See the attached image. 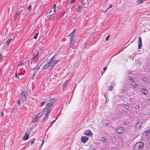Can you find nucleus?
<instances>
[{"mask_svg": "<svg viewBox=\"0 0 150 150\" xmlns=\"http://www.w3.org/2000/svg\"><path fill=\"white\" fill-rule=\"evenodd\" d=\"M138 39L139 42V43L138 44V48L141 49L142 46V40L141 38V37H139Z\"/></svg>", "mask_w": 150, "mask_h": 150, "instance_id": "obj_9", "label": "nucleus"}, {"mask_svg": "<svg viewBox=\"0 0 150 150\" xmlns=\"http://www.w3.org/2000/svg\"><path fill=\"white\" fill-rule=\"evenodd\" d=\"M88 140V138L86 137L83 136L81 139V141L83 143H86Z\"/></svg>", "mask_w": 150, "mask_h": 150, "instance_id": "obj_7", "label": "nucleus"}, {"mask_svg": "<svg viewBox=\"0 0 150 150\" xmlns=\"http://www.w3.org/2000/svg\"><path fill=\"white\" fill-rule=\"evenodd\" d=\"M88 132H87V130L84 133V134L85 135H88Z\"/></svg>", "mask_w": 150, "mask_h": 150, "instance_id": "obj_37", "label": "nucleus"}, {"mask_svg": "<svg viewBox=\"0 0 150 150\" xmlns=\"http://www.w3.org/2000/svg\"><path fill=\"white\" fill-rule=\"evenodd\" d=\"M66 11H63L60 12L59 14V16L60 17H62L63 16L64 14L65 13Z\"/></svg>", "mask_w": 150, "mask_h": 150, "instance_id": "obj_18", "label": "nucleus"}, {"mask_svg": "<svg viewBox=\"0 0 150 150\" xmlns=\"http://www.w3.org/2000/svg\"><path fill=\"white\" fill-rule=\"evenodd\" d=\"M25 62L23 61L21 62L18 64L19 67H21L24 65Z\"/></svg>", "mask_w": 150, "mask_h": 150, "instance_id": "obj_21", "label": "nucleus"}, {"mask_svg": "<svg viewBox=\"0 0 150 150\" xmlns=\"http://www.w3.org/2000/svg\"><path fill=\"white\" fill-rule=\"evenodd\" d=\"M145 0H138L137 2L139 4L142 3L144 2Z\"/></svg>", "mask_w": 150, "mask_h": 150, "instance_id": "obj_25", "label": "nucleus"}, {"mask_svg": "<svg viewBox=\"0 0 150 150\" xmlns=\"http://www.w3.org/2000/svg\"><path fill=\"white\" fill-rule=\"evenodd\" d=\"M12 40V38H8V40L6 42V44L7 45H9L11 41V40Z\"/></svg>", "mask_w": 150, "mask_h": 150, "instance_id": "obj_14", "label": "nucleus"}, {"mask_svg": "<svg viewBox=\"0 0 150 150\" xmlns=\"http://www.w3.org/2000/svg\"><path fill=\"white\" fill-rule=\"evenodd\" d=\"M45 103V102H42L41 103V104L40 105V106L41 107V106H43V105H44V104Z\"/></svg>", "mask_w": 150, "mask_h": 150, "instance_id": "obj_36", "label": "nucleus"}, {"mask_svg": "<svg viewBox=\"0 0 150 150\" xmlns=\"http://www.w3.org/2000/svg\"><path fill=\"white\" fill-rule=\"evenodd\" d=\"M139 108V105H136L135 107V109H138Z\"/></svg>", "mask_w": 150, "mask_h": 150, "instance_id": "obj_35", "label": "nucleus"}, {"mask_svg": "<svg viewBox=\"0 0 150 150\" xmlns=\"http://www.w3.org/2000/svg\"><path fill=\"white\" fill-rule=\"evenodd\" d=\"M20 103V101L19 100H18L17 101V104H18V105H19Z\"/></svg>", "mask_w": 150, "mask_h": 150, "instance_id": "obj_44", "label": "nucleus"}, {"mask_svg": "<svg viewBox=\"0 0 150 150\" xmlns=\"http://www.w3.org/2000/svg\"><path fill=\"white\" fill-rule=\"evenodd\" d=\"M113 88V86H110L109 87L108 90V91H111L112 90Z\"/></svg>", "mask_w": 150, "mask_h": 150, "instance_id": "obj_29", "label": "nucleus"}, {"mask_svg": "<svg viewBox=\"0 0 150 150\" xmlns=\"http://www.w3.org/2000/svg\"><path fill=\"white\" fill-rule=\"evenodd\" d=\"M76 0H71V1L70 2V3L71 4L74 3L75 1H76Z\"/></svg>", "mask_w": 150, "mask_h": 150, "instance_id": "obj_38", "label": "nucleus"}, {"mask_svg": "<svg viewBox=\"0 0 150 150\" xmlns=\"http://www.w3.org/2000/svg\"><path fill=\"white\" fill-rule=\"evenodd\" d=\"M129 100L131 102H132L134 100L133 98H130L129 99Z\"/></svg>", "mask_w": 150, "mask_h": 150, "instance_id": "obj_41", "label": "nucleus"}, {"mask_svg": "<svg viewBox=\"0 0 150 150\" xmlns=\"http://www.w3.org/2000/svg\"><path fill=\"white\" fill-rule=\"evenodd\" d=\"M52 105V103H47L45 108H44L43 110L44 112H46L45 115H46L45 117H44L42 120V121H43L45 120H47L48 118V116L49 113L50 112Z\"/></svg>", "mask_w": 150, "mask_h": 150, "instance_id": "obj_1", "label": "nucleus"}, {"mask_svg": "<svg viewBox=\"0 0 150 150\" xmlns=\"http://www.w3.org/2000/svg\"><path fill=\"white\" fill-rule=\"evenodd\" d=\"M144 143L142 142H138L134 146L133 150H140L144 145Z\"/></svg>", "mask_w": 150, "mask_h": 150, "instance_id": "obj_3", "label": "nucleus"}, {"mask_svg": "<svg viewBox=\"0 0 150 150\" xmlns=\"http://www.w3.org/2000/svg\"><path fill=\"white\" fill-rule=\"evenodd\" d=\"M74 30L69 35L70 36V39L69 45L70 47H72L75 43V41L74 40V34L75 33Z\"/></svg>", "mask_w": 150, "mask_h": 150, "instance_id": "obj_2", "label": "nucleus"}, {"mask_svg": "<svg viewBox=\"0 0 150 150\" xmlns=\"http://www.w3.org/2000/svg\"><path fill=\"white\" fill-rule=\"evenodd\" d=\"M76 11H78V12H79L81 10V9H80V6H79V7H78L76 9Z\"/></svg>", "mask_w": 150, "mask_h": 150, "instance_id": "obj_33", "label": "nucleus"}, {"mask_svg": "<svg viewBox=\"0 0 150 150\" xmlns=\"http://www.w3.org/2000/svg\"><path fill=\"white\" fill-rule=\"evenodd\" d=\"M92 150H97L96 149H93Z\"/></svg>", "mask_w": 150, "mask_h": 150, "instance_id": "obj_57", "label": "nucleus"}, {"mask_svg": "<svg viewBox=\"0 0 150 150\" xmlns=\"http://www.w3.org/2000/svg\"><path fill=\"white\" fill-rule=\"evenodd\" d=\"M150 133V132H149V131L148 130H147L146 131L144 132V134H145V135L146 136H147Z\"/></svg>", "mask_w": 150, "mask_h": 150, "instance_id": "obj_23", "label": "nucleus"}, {"mask_svg": "<svg viewBox=\"0 0 150 150\" xmlns=\"http://www.w3.org/2000/svg\"><path fill=\"white\" fill-rule=\"evenodd\" d=\"M40 56V55H39V52H38L37 54L33 57L32 60L34 62H35L38 60Z\"/></svg>", "mask_w": 150, "mask_h": 150, "instance_id": "obj_8", "label": "nucleus"}, {"mask_svg": "<svg viewBox=\"0 0 150 150\" xmlns=\"http://www.w3.org/2000/svg\"><path fill=\"white\" fill-rule=\"evenodd\" d=\"M116 136L117 137V138H118V137L117 136H114V137H115V138H117V137H116Z\"/></svg>", "mask_w": 150, "mask_h": 150, "instance_id": "obj_51", "label": "nucleus"}, {"mask_svg": "<svg viewBox=\"0 0 150 150\" xmlns=\"http://www.w3.org/2000/svg\"><path fill=\"white\" fill-rule=\"evenodd\" d=\"M112 4H110L109 5V7L107 8V9L104 12H106L108 9L112 8Z\"/></svg>", "mask_w": 150, "mask_h": 150, "instance_id": "obj_30", "label": "nucleus"}, {"mask_svg": "<svg viewBox=\"0 0 150 150\" xmlns=\"http://www.w3.org/2000/svg\"><path fill=\"white\" fill-rule=\"evenodd\" d=\"M48 103H52V105L54 103L52 98H50Z\"/></svg>", "mask_w": 150, "mask_h": 150, "instance_id": "obj_24", "label": "nucleus"}, {"mask_svg": "<svg viewBox=\"0 0 150 150\" xmlns=\"http://www.w3.org/2000/svg\"><path fill=\"white\" fill-rule=\"evenodd\" d=\"M105 125L106 126H108V123H106L105 124Z\"/></svg>", "mask_w": 150, "mask_h": 150, "instance_id": "obj_52", "label": "nucleus"}, {"mask_svg": "<svg viewBox=\"0 0 150 150\" xmlns=\"http://www.w3.org/2000/svg\"><path fill=\"white\" fill-rule=\"evenodd\" d=\"M42 144H41V146H42Z\"/></svg>", "mask_w": 150, "mask_h": 150, "instance_id": "obj_56", "label": "nucleus"}, {"mask_svg": "<svg viewBox=\"0 0 150 150\" xmlns=\"http://www.w3.org/2000/svg\"><path fill=\"white\" fill-rule=\"evenodd\" d=\"M142 124V122H139L137 123L136 126L137 129H139L141 127V126Z\"/></svg>", "mask_w": 150, "mask_h": 150, "instance_id": "obj_11", "label": "nucleus"}, {"mask_svg": "<svg viewBox=\"0 0 150 150\" xmlns=\"http://www.w3.org/2000/svg\"><path fill=\"white\" fill-rule=\"evenodd\" d=\"M23 10H20L19 11H18L16 13V15H15V16H19L20 15V13L22 12Z\"/></svg>", "mask_w": 150, "mask_h": 150, "instance_id": "obj_16", "label": "nucleus"}, {"mask_svg": "<svg viewBox=\"0 0 150 150\" xmlns=\"http://www.w3.org/2000/svg\"><path fill=\"white\" fill-rule=\"evenodd\" d=\"M3 112H2L1 113V116H3Z\"/></svg>", "mask_w": 150, "mask_h": 150, "instance_id": "obj_53", "label": "nucleus"}, {"mask_svg": "<svg viewBox=\"0 0 150 150\" xmlns=\"http://www.w3.org/2000/svg\"><path fill=\"white\" fill-rule=\"evenodd\" d=\"M87 132H88V135L91 136L92 135V133L91 131L90 130H87Z\"/></svg>", "mask_w": 150, "mask_h": 150, "instance_id": "obj_27", "label": "nucleus"}, {"mask_svg": "<svg viewBox=\"0 0 150 150\" xmlns=\"http://www.w3.org/2000/svg\"><path fill=\"white\" fill-rule=\"evenodd\" d=\"M142 91L145 95H146L148 93V92L146 89L144 88L142 89Z\"/></svg>", "mask_w": 150, "mask_h": 150, "instance_id": "obj_15", "label": "nucleus"}, {"mask_svg": "<svg viewBox=\"0 0 150 150\" xmlns=\"http://www.w3.org/2000/svg\"><path fill=\"white\" fill-rule=\"evenodd\" d=\"M124 107L126 109H128L129 108V106L128 105H124Z\"/></svg>", "mask_w": 150, "mask_h": 150, "instance_id": "obj_28", "label": "nucleus"}, {"mask_svg": "<svg viewBox=\"0 0 150 150\" xmlns=\"http://www.w3.org/2000/svg\"><path fill=\"white\" fill-rule=\"evenodd\" d=\"M106 69H107V67H104V68H103V70L104 71H105V70H106Z\"/></svg>", "mask_w": 150, "mask_h": 150, "instance_id": "obj_48", "label": "nucleus"}, {"mask_svg": "<svg viewBox=\"0 0 150 150\" xmlns=\"http://www.w3.org/2000/svg\"><path fill=\"white\" fill-rule=\"evenodd\" d=\"M27 93L25 91L22 92L21 93L22 99L23 101H25L27 99Z\"/></svg>", "mask_w": 150, "mask_h": 150, "instance_id": "obj_5", "label": "nucleus"}, {"mask_svg": "<svg viewBox=\"0 0 150 150\" xmlns=\"http://www.w3.org/2000/svg\"><path fill=\"white\" fill-rule=\"evenodd\" d=\"M40 67L37 66L33 69V70L35 71L36 72L39 69Z\"/></svg>", "mask_w": 150, "mask_h": 150, "instance_id": "obj_22", "label": "nucleus"}, {"mask_svg": "<svg viewBox=\"0 0 150 150\" xmlns=\"http://www.w3.org/2000/svg\"><path fill=\"white\" fill-rule=\"evenodd\" d=\"M57 56V55L56 54H54L53 56L51 58V59H52V60H55L54 59V58L55 57Z\"/></svg>", "mask_w": 150, "mask_h": 150, "instance_id": "obj_39", "label": "nucleus"}, {"mask_svg": "<svg viewBox=\"0 0 150 150\" xmlns=\"http://www.w3.org/2000/svg\"><path fill=\"white\" fill-rule=\"evenodd\" d=\"M28 139V134L25 133L24 135L23 139L24 140H25Z\"/></svg>", "mask_w": 150, "mask_h": 150, "instance_id": "obj_13", "label": "nucleus"}, {"mask_svg": "<svg viewBox=\"0 0 150 150\" xmlns=\"http://www.w3.org/2000/svg\"><path fill=\"white\" fill-rule=\"evenodd\" d=\"M101 73H103V71H102Z\"/></svg>", "mask_w": 150, "mask_h": 150, "instance_id": "obj_61", "label": "nucleus"}, {"mask_svg": "<svg viewBox=\"0 0 150 150\" xmlns=\"http://www.w3.org/2000/svg\"><path fill=\"white\" fill-rule=\"evenodd\" d=\"M43 69H46L48 68L50 69V66L49 62L44 65L43 67Z\"/></svg>", "mask_w": 150, "mask_h": 150, "instance_id": "obj_10", "label": "nucleus"}, {"mask_svg": "<svg viewBox=\"0 0 150 150\" xmlns=\"http://www.w3.org/2000/svg\"><path fill=\"white\" fill-rule=\"evenodd\" d=\"M124 129L123 127H119L116 129V131L117 133H121L124 131Z\"/></svg>", "mask_w": 150, "mask_h": 150, "instance_id": "obj_6", "label": "nucleus"}, {"mask_svg": "<svg viewBox=\"0 0 150 150\" xmlns=\"http://www.w3.org/2000/svg\"><path fill=\"white\" fill-rule=\"evenodd\" d=\"M147 80V79L146 78H144L143 79V80L144 81H146Z\"/></svg>", "mask_w": 150, "mask_h": 150, "instance_id": "obj_46", "label": "nucleus"}, {"mask_svg": "<svg viewBox=\"0 0 150 150\" xmlns=\"http://www.w3.org/2000/svg\"><path fill=\"white\" fill-rule=\"evenodd\" d=\"M40 113H38L37 115H36L35 116V118L32 120V122H36V121H38L39 120L38 119V116Z\"/></svg>", "mask_w": 150, "mask_h": 150, "instance_id": "obj_12", "label": "nucleus"}, {"mask_svg": "<svg viewBox=\"0 0 150 150\" xmlns=\"http://www.w3.org/2000/svg\"><path fill=\"white\" fill-rule=\"evenodd\" d=\"M134 83V84H132L133 86H134L135 88H137L138 86V84L136 83V82L135 81Z\"/></svg>", "mask_w": 150, "mask_h": 150, "instance_id": "obj_26", "label": "nucleus"}, {"mask_svg": "<svg viewBox=\"0 0 150 150\" xmlns=\"http://www.w3.org/2000/svg\"><path fill=\"white\" fill-rule=\"evenodd\" d=\"M57 119V118H56L50 124V125H51V124H52L53 123L55 122V120Z\"/></svg>", "mask_w": 150, "mask_h": 150, "instance_id": "obj_42", "label": "nucleus"}, {"mask_svg": "<svg viewBox=\"0 0 150 150\" xmlns=\"http://www.w3.org/2000/svg\"><path fill=\"white\" fill-rule=\"evenodd\" d=\"M52 9H51V10H50V11H49V13H50L51 12H52Z\"/></svg>", "mask_w": 150, "mask_h": 150, "instance_id": "obj_50", "label": "nucleus"}, {"mask_svg": "<svg viewBox=\"0 0 150 150\" xmlns=\"http://www.w3.org/2000/svg\"><path fill=\"white\" fill-rule=\"evenodd\" d=\"M121 51H122L119 50V52H118L117 53V54H115V55H114L113 56H115V55H116L117 54H118L120 52H121Z\"/></svg>", "mask_w": 150, "mask_h": 150, "instance_id": "obj_47", "label": "nucleus"}, {"mask_svg": "<svg viewBox=\"0 0 150 150\" xmlns=\"http://www.w3.org/2000/svg\"><path fill=\"white\" fill-rule=\"evenodd\" d=\"M105 98H106V96H105Z\"/></svg>", "mask_w": 150, "mask_h": 150, "instance_id": "obj_58", "label": "nucleus"}, {"mask_svg": "<svg viewBox=\"0 0 150 150\" xmlns=\"http://www.w3.org/2000/svg\"><path fill=\"white\" fill-rule=\"evenodd\" d=\"M148 131H149V132H150V129H149L148 130Z\"/></svg>", "mask_w": 150, "mask_h": 150, "instance_id": "obj_55", "label": "nucleus"}, {"mask_svg": "<svg viewBox=\"0 0 150 150\" xmlns=\"http://www.w3.org/2000/svg\"><path fill=\"white\" fill-rule=\"evenodd\" d=\"M110 35H109L107 36L106 38H105V40L106 41H108L109 38V37H110Z\"/></svg>", "mask_w": 150, "mask_h": 150, "instance_id": "obj_34", "label": "nucleus"}, {"mask_svg": "<svg viewBox=\"0 0 150 150\" xmlns=\"http://www.w3.org/2000/svg\"><path fill=\"white\" fill-rule=\"evenodd\" d=\"M59 60H52V59H51V60L49 62L50 66V70H51L54 68V65L59 61Z\"/></svg>", "mask_w": 150, "mask_h": 150, "instance_id": "obj_4", "label": "nucleus"}, {"mask_svg": "<svg viewBox=\"0 0 150 150\" xmlns=\"http://www.w3.org/2000/svg\"><path fill=\"white\" fill-rule=\"evenodd\" d=\"M36 73V72H35L34 73V74H33V77H34V76L35 75V74Z\"/></svg>", "mask_w": 150, "mask_h": 150, "instance_id": "obj_45", "label": "nucleus"}, {"mask_svg": "<svg viewBox=\"0 0 150 150\" xmlns=\"http://www.w3.org/2000/svg\"><path fill=\"white\" fill-rule=\"evenodd\" d=\"M28 10L29 11H30L31 8V5H29L27 8Z\"/></svg>", "mask_w": 150, "mask_h": 150, "instance_id": "obj_32", "label": "nucleus"}, {"mask_svg": "<svg viewBox=\"0 0 150 150\" xmlns=\"http://www.w3.org/2000/svg\"><path fill=\"white\" fill-rule=\"evenodd\" d=\"M16 76L18 78V79H19V77L18 76H17V72H16Z\"/></svg>", "mask_w": 150, "mask_h": 150, "instance_id": "obj_49", "label": "nucleus"}, {"mask_svg": "<svg viewBox=\"0 0 150 150\" xmlns=\"http://www.w3.org/2000/svg\"><path fill=\"white\" fill-rule=\"evenodd\" d=\"M58 18H59V17L57 18V19Z\"/></svg>", "mask_w": 150, "mask_h": 150, "instance_id": "obj_59", "label": "nucleus"}, {"mask_svg": "<svg viewBox=\"0 0 150 150\" xmlns=\"http://www.w3.org/2000/svg\"><path fill=\"white\" fill-rule=\"evenodd\" d=\"M33 141H31V145L33 144L34 143V140H35V139H33Z\"/></svg>", "mask_w": 150, "mask_h": 150, "instance_id": "obj_43", "label": "nucleus"}, {"mask_svg": "<svg viewBox=\"0 0 150 150\" xmlns=\"http://www.w3.org/2000/svg\"><path fill=\"white\" fill-rule=\"evenodd\" d=\"M101 73H103V71H102Z\"/></svg>", "mask_w": 150, "mask_h": 150, "instance_id": "obj_60", "label": "nucleus"}, {"mask_svg": "<svg viewBox=\"0 0 150 150\" xmlns=\"http://www.w3.org/2000/svg\"><path fill=\"white\" fill-rule=\"evenodd\" d=\"M68 81V80H67V81H65L64 82V84H63V88H65L66 87V86H67V84Z\"/></svg>", "mask_w": 150, "mask_h": 150, "instance_id": "obj_17", "label": "nucleus"}, {"mask_svg": "<svg viewBox=\"0 0 150 150\" xmlns=\"http://www.w3.org/2000/svg\"><path fill=\"white\" fill-rule=\"evenodd\" d=\"M56 6V4H54V5L53 7H52L51 8V9L52 10V11H53V12L54 13L55 12V7Z\"/></svg>", "mask_w": 150, "mask_h": 150, "instance_id": "obj_19", "label": "nucleus"}, {"mask_svg": "<svg viewBox=\"0 0 150 150\" xmlns=\"http://www.w3.org/2000/svg\"><path fill=\"white\" fill-rule=\"evenodd\" d=\"M38 34H39L38 33H36L35 34V35L34 36V38L35 39H36L37 38V36H38Z\"/></svg>", "mask_w": 150, "mask_h": 150, "instance_id": "obj_31", "label": "nucleus"}, {"mask_svg": "<svg viewBox=\"0 0 150 150\" xmlns=\"http://www.w3.org/2000/svg\"><path fill=\"white\" fill-rule=\"evenodd\" d=\"M43 141H44V139H43V141H42V144H43V143H44V142H43Z\"/></svg>", "mask_w": 150, "mask_h": 150, "instance_id": "obj_54", "label": "nucleus"}, {"mask_svg": "<svg viewBox=\"0 0 150 150\" xmlns=\"http://www.w3.org/2000/svg\"><path fill=\"white\" fill-rule=\"evenodd\" d=\"M129 79L131 81L132 83L135 82V80L133 79V78L130 76H129Z\"/></svg>", "mask_w": 150, "mask_h": 150, "instance_id": "obj_20", "label": "nucleus"}, {"mask_svg": "<svg viewBox=\"0 0 150 150\" xmlns=\"http://www.w3.org/2000/svg\"><path fill=\"white\" fill-rule=\"evenodd\" d=\"M121 91L122 92V93H124L125 91V90L124 89H121Z\"/></svg>", "mask_w": 150, "mask_h": 150, "instance_id": "obj_40", "label": "nucleus"}]
</instances>
